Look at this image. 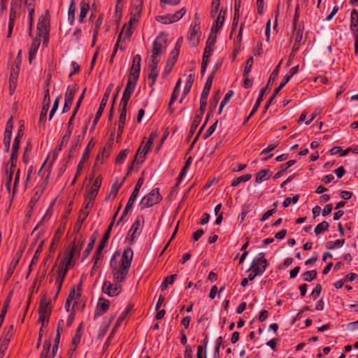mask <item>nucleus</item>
<instances>
[{"label":"nucleus","mask_w":358,"mask_h":358,"mask_svg":"<svg viewBox=\"0 0 358 358\" xmlns=\"http://www.w3.org/2000/svg\"><path fill=\"white\" fill-rule=\"evenodd\" d=\"M265 92H266V88H262L261 90L260 93H259V96L258 99H257V101L255 102V104L253 106V108H252V111L250 112V115L247 117V120H249L255 113V112L258 109L259 105L261 104V102L263 100V96H264Z\"/></svg>","instance_id":"nucleus-33"},{"label":"nucleus","mask_w":358,"mask_h":358,"mask_svg":"<svg viewBox=\"0 0 358 358\" xmlns=\"http://www.w3.org/2000/svg\"><path fill=\"white\" fill-rule=\"evenodd\" d=\"M17 78H18V70L17 69H13V71L10 73V78H9V88H10V93L12 94L16 87L17 82Z\"/></svg>","instance_id":"nucleus-30"},{"label":"nucleus","mask_w":358,"mask_h":358,"mask_svg":"<svg viewBox=\"0 0 358 358\" xmlns=\"http://www.w3.org/2000/svg\"><path fill=\"white\" fill-rule=\"evenodd\" d=\"M160 61L157 59H150L149 63H148V81L150 86H152L155 82L156 80L159 76V69H158V64Z\"/></svg>","instance_id":"nucleus-10"},{"label":"nucleus","mask_w":358,"mask_h":358,"mask_svg":"<svg viewBox=\"0 0 358 358\" xmlns=\"http://www.w3.org/2000/svg\"><path fill=\"white\" fill-rule=\"evenodd\" d=\"M113 226V222H111L110 224V225L108 226V228L107 231H106L103 237L102 238L101 243L99 245V251L103 250V248L106 247V243H107V241L109 238L110 231L112 229Z\"/></svg>","instance_id":"nucleus-36"},{"label":"nucleus","mask_w":358,"mask_h":358,"mask_svg":"<svg viewBox=\"0 0 358 358\" xmlns=\"http://www.w3.org/2000/svg\"><path fill=\"white\" fill-rule=\"evenodd\" d=\"M13 334V327L10 326L7 332L0 339V358H4L10 340Z\"/></svg>","instance_id":"nucleus-17"},{"label":"nucleus","mask_w":358,"mask_h":358,"mask_svg":"<svg viewBox=\"0 0 358 358\" xmlns=\"http://www.w3.org/2000/svg\"><path fill=\"white\" fill-rule=\"evenodd\" d=\"M49 24L50 20L48 17L45 15H41L38 22L37 24V36L39 38H42L43 44L47 45L49 37Z\"/></svg>","instance_id":"nucleus-5"},{"label":"nucleus","mask_w":358,"mask_h":358,"mask_svg":"<svg viewBox=\"0 0 358 358\" xmlns=\"http://www.w3.org/2000/svg\"><path fill=\"white\" fill-rule=\"evenodd\" d=\"M166 43V36L164 34H159L154 41L150 59L160 61V55L165 51L167 45Z\"/></svg>","instance_id":"nucleus-3"},{"label":"nucleus","mask_w":358,"mask_h":358,"mask_svg":"<svg viewBox=\"0 0 358 358\" xmlns=\"http://www.w3.org/2000/svg\"><path fill=\"white\" fill-rule=\"evenodd\" d=\"M102 259V250H99V247L96 249V253L93 257L94 266H98L99 261Z\"/></svg>","instance_id":"nucleus-62"},{"label":"nucleus","mask_w":358,"mask_h":358,"mask_svg":"<svg viewBox=\"0 0 358 358\" xmlns=\"http://www.w3.org/2000/svg\"><path fill=\"white\" fill-rule=\"evenodd\" d=\"M110 307V301L108 299L100 298L98 301L95 317H99L107 312Z\"/></svg>","instance_id":"nucleus-20"},{"label":"nucleus","mask_w":358,"mask_h":358,"mask_svg":"<svg viewBox=\"0 0 358 358\" xmlns=\"http://www.w3.org/2000/svg\"><path fill=\"white\" fill-rule=\"evenodd\" d=\"M41 38L38 36H36L31 43V47L29 51V62H31L32 59H34L36 56L38 48L41 44Z\"/></svg>","instance_id":"nucleus-24"},{"label":"nucleus","mask_w":358,"mask_h":358,"mask_svg":"<svg viewBox=\"0 0 358 358\" xmlns=\"http://www.w3.org/2000/svg\"><path fill=\"white\" fill-rule=\"evenodd\" d=\"M317 271L315 270H311L306 271L302 274V278L304 281L310 282L316 278Z\"/></svg>","instance_id":"nucleus-46"},{"label":"nucleus","mask_w":358,"mask_h":358,"mask_svg":"<svg viewBox=\"0 0 358 358\" xmlns=\"http://www.w3.org/2000/svg\"><path fill=\"white\" fill-rule=\"evenodd\" d=\"M80 293L79 291H76L74 289L71 290L69 294V296L67 299L71 301H76L80 297ZM76 301H74V303H76Z\"/></svg>","instance_id":"nucleus-63"},{"label":"nucleus","mask_w":358,"mask_h":358,"mask_svg":"<svg viewBox=\"0 0 358 358\" xmlns=\"http://www.w3.org/2000/svg\"><path fill=\"white\" fill-rule=\"evenodd\" d=\"M212 80H213V77L210 76L208 78L206 84H205V86H204V88H203V90L202 92V94H201V96H206L208 97V95H209V92H210V87H211V85H212Z\"/></svg>","instance_id":"nucleus-48"},{"label":"nucleus","mask_w":358,"mask_h":358,"mask_svg":"<svg viewBox=\"0 0 358 358\" xmlns=\"http://www.w3.org/2000/svg\"><path fill=\"white\" fill-rule=\"evenodd\" d=\"M18 7V0H13V3L11 4L9 20L8 23V34L7 37L10 38L12 35L14 22L17 17V8Z\"/></svg>","instance_id":"nucleus-15"},{"label":"nucleus","mask_w":358,"mask_h":358,"mask_svg":"<svg viewBox=\"0 0 358 358\" xmlns=\"http://www.w3.org/2000/svg\"><path fill=\"white\" fill-rule=\"evenodd\" d=\"M161 200L162 196L159 189V188H155L141 199L139 206L142 209L150 208L159 203Z\"/></svg>","instance_id":"nucleus-4"},{"label":"nucleus","mask_w":358,"mask_h":358,"mask_svg":"<svg viewBox=\"0 0 358 358\" xmlns=\"http://www.w3.org/2000/svg\"><path fill=\"white\" fill-rule=\"evenodd\" d=\"M134 252L131 248L124 249L122 255L115 252L110 262L113 280L123 282L128 275L129 268L133 259Z\"/></svg>","instance_id":"nucleus-1"},{"label":"nucleus","mask_w":358,"mask_h":358,"mask_svg":"<svg viewBox=\"0 0 358 358\" xmlns=\"http://www.w3.org/2000/svg\"><path fill=\"white\" fill-rule=\"evenodd\" d=\"M252 178V175L250 173H248L244 176H239L235 179L233 180L231 182V186L236 187L238 186L241 182H244L250 180Z\"/></svg>","instance_id":"nucleus-39"},{"label":"nucleus","mask_w":358,"mask_h":358,"mask_svg":"<svg viewBox=\"0 0 358 358\" xmlns=\"http://www.w3.org/2000/svg\"><path fill=\"white\" fill-rule=\"evenodd\" d=\"M144 224V217L141 215H138L133 223L129 236L131 241H134L141 234Z\"/></svg>","instance_id":"nucleus-12"},{"label":"nucleus","mask_w":358,"mask_h":358,"mask_svg":"<svg viewBox=\"0 0 358 358\" xmlns=\"http://www.w3.org/2000/svg\"><path fill=\"white\" fill-rule=\"evenodd\" d=\"M271 176V172L268 170L263 169L259 171L257 173V176L255 178V182L257 183H261L264 180H266L269 178Z\"/></svg>","instance_id":"nucleus-32"},{"label":"nucleus","mask_w":358,"mask_h":358,"mask_svg":"<svg viewBox=\"0 0 358 358\" xmlns=\"http://www.w3.org/2000/svg\"><path fill=\"white\" fill-rule=\"evenodd\" d=\"M121 283L106 280L102 285V292L110 297L118 296L122 289Z\"/></svg>","instance_id":"nucleus-8"},{"label":"nucleus","mask_w":358,"mask_h":358,"mask_svg":"<svg viewBox=\"0 0 358 358\" xmlns=\"http://www.w3.org/2000/svg\"><path fill=\"white\" fill-rule=\"evenodd\" d=\"M31 146L30 143H28L24 148V155H23V157H22V160L25 164H27L29 162V157L31 153Z\"/></svg>","instance_id":"nucleus-55"},{"label":"nucleus","mask_w":358,"mask_h":358,"mask_svg":"<svg viewBox=\"0 0 358 358\" xmlns=\"http://www.w3.org/2000/svg\"><path fill=\"white\" fill-rule=\"evenodd\" d=\"M28 9L29 31L31 33L34 13V0H24Z\"/></svg>","instance_id":"nucleus-27"},{"label":"nucleus","mask_w":358,"mask_h":358,"mask_svg":"<svg viewBox=\"0 0 358 358\" xmlns=\"http://www.w3.org/2000/svg\"><path fill=\"white\" fill-rule=\"evenodd\" d=\"M111 89H112V85H110L106 90V92L101 101L98 110L96 113V115H95V117H94V119L93 121L94 124H96L97 123V122L99 121L100 117L101 116V115L103 113V110L106 106V103L108 102Z\"/></svg>","instance_id":"nucleus-18"},{"label":"nucleus","mask_w":358,"mask_h":358,"mask_svg":"<svg viewBox=\"0 0 358 358\" xmlns=\"http://www.w3.org/2000/svg\"><path fill=\"white\" fill-rule=\"evenodd\" d=\"M80 6V10L78 20H79L80 22H83L84 21L85 18L86 17V15L89 11L90 6H89L88 3H85L83 1L81 2Z\"/></svg>","instance_id":"nucleus-35"},{"label":"nucleus","mask_w":358,"mask_h":358,"mask_svg":"<svg viewBox=\"0 0 358 358\" xmlns=\"http://www.w3.org/2000/svg\"><path fill=\"white\" fill-rule=\"evenodd\" d=\"M345 243V240L342 239H338L335 241H328L326 244L327 248L329 250H334L337 248H341L343 247V245Z\"/></svg>","instance_id":"nucleus-37"},{"label":"nucleus","mask_w":358,"mask_h":358,"mask_svg":"<svg viewBox=\"0 0 358 358\" xmlns=\"http://www.w3.org/2000/svg\"><path fill=\"white\" fill-rule=\"evenodd\" d=\"M129 152V150L125 149L122 151H121L118 155L117 156V158H116V162L118 163V164H122L123 163V162L124 161L125 158L127 157V154Z\"/></svg>","instance_id":"nucleus-60"},{"label":"nucleus","mask_w":358,"mask_h":358,"mask_svg":"<svg viewBox=\"0 0 358 358\" xmlns=\"http://www.w3.org/2000/svg\"><path fill=\"white\" fill-rule=\"evenodd\" d=\"M79 254V249L76 246H73L69 252L68 253L66 257L64 260L62 265L59 266L57 270V276L55 278V285L57 287V293L59 292V289L62 287L63 280L66 276L67 271L73 266V257L76 255Z\"/></svg>","instance_id":"nucleus-2"},{"label":"nucleus","mask_w":358,"mask_h":358,"mask_svg":"<svg viewBox=\"0 0 358 358\" xmlns=\"http://www.w3.org/2000/svg\"><path fill=\"white\" fill-rule=\"evenodd\" d=\"M102 179L101 177H96L92 182L90 187L89 188L86 195L85 199H90V201H94L98 192L101 185Z\"/></svg>","instance_id":"nucleus-14"},{"label":"nucleus","mask_w":358,"mask_h":358,"mask_svg":"<svg viewBox=\"0 0 358 358\" xmlns=\"http://www.w3.org/2000/svg\"><path fill=\"white\" fill-rule=\"evenodd\" d=\"M60 101V96H58L54 101L53 105L52 106V108L50 110V114H49V120H51L56 112V110L58 108L59 103Z\"/></svg>","instance_id":"nucleus-54"},{"label":"nucleus","mask_w":358,"mask_h":358,"mask_svg":"<svg viewBox=\"0 0 358 358\" xmlns=\"http://www.w3.org/2000/svg\"><path fill=\"white\" fill-rule=\"evenodd\" d=\"M268 265V263L265 258V254L259 252L253 259L250 268L262 275L266 271Z\"/></svg>","instance_id":"nucleus-6"},{"label":"nucleus","mask_w":358,"mask_h":358,"mask_svg":"<svg viewBox=\"0 0 358 358\" xmlns=\"http://www.w3.org/2000/svg\"><path fill=\"white\" fill-rule=\"evenodd\" d=\"M127 108H120V117L117 123V141L121 138L124 131V127L126 122Z\"/></svg>","instance_id":"nucleus-19"},{"label":"nucleus","mask_w":358,"mask_h":358,"mask_svg":"<svg viewBox=\"0 0 358 358\" xmlns=\"http://www.w3.org/2000/svg\"><path fill=\"white\" fill-rule=\"evenodd\" d=\"M141 56L139 55H135L133 58L132 66L131 69L141 71Z\"/></svg>","instance_id":"nucleus-51"},{"label":"nucleus","mask_w":358,"mask_h":358,"mask_svg":"<svg viewBox=\"0 0 358 358\" xmlns=\"http://www.w3.org/2000/svg\"><path fill=\"white\" fill-rule=\"evenodd\" d=\"M155 136H156V135L155 134L152 133L150 135L146 143L145 144H143L144 142L142 143V145L140 146V148H138V150L137 151L136 159H135V161H136L137 163H143L145 161L146 155L150 151Z\"/></svg>","instance_id":"nucleus-7"},{"label":"nucleus","mask_w":358,"mask_h":358,"mask_svg":"<svg viewBox=\"0 0 358 358\" xmlns=\"http://www.w3.org/2000/svg\"><path fill=\"white\" fill-rule=\"evenodd\" d=\"M122 37H123V32L121 31L120 34H119L118 39L116 42L114 52L113 54V57L115 56L118 48H120V50H123L124 48V47L122 45Z\"/></svg>","instance_id":"nucleus-56"},{"label":"nucleus","mask_w":358,"mask_h":358,"mask_svg":"<svg viewBox=\"0 0 358 358\" xmlns=\"http://www.w3.org/2000/svg\"><path fill=\"white\" fill-rule=\"evenodd\" d=\"M194 81V74L190 73L187 79L184 90H183V95L182 99H183L190 91L191 87L192 86V83Z\"/></svg>","instance_id":"nucleus-38"},{"label":"nucleus","mask_w":358,"mask_h":358,"mask_svg":"<svg viewBox=\"0 0 358 358\" xmlns=\"http://www.w3.org/2000/svg\"><path fill=\"white\" fill-rule=\"evenodd\" d=\"M136 85V83L131 82V80H127L126 87L120 103V108H127L128 101L135 90Z\"/></svg>","instance_id":"nucleus-13"},{"label":"nucleus","mask_w":358,"mask_h":358,"mask_svg":"<svg viewBox=\"0 0 358 358\" xmlns=\"http://www.w3.org/2000/svg\"><path fill=\"white\" fill-rule=\"evenodd\" d=\"M52 307L50 305V302L48 301L47 299H43L41 302L38 309V320L42 323V326H44L45 323H48Z\"/></svg>","instance_id":"nucleus-9"},{"label":"nucleus","mask_w":358,"mask_h":358,"mask_svg":"<svg viewBox=\"0 0 358 358\" xmlns=\"http://www.w3.org/2000/svg\"><path fill=\"white\" fill-rule=\"evenodd\" d=\"M253 64V58L251 57L248 58L245 62V69L243 71V74L245 76H248L250 72L251 71L252 67Z\"/></svg>","instance_id":"nucleus-53"},{"label":"nucleus","mask_w":358,"mask_h":358,"mask_svg":"<svg viewBox=\"0 0 358 358\" xmlns=\"http://www.w3.org/2000/svg\"><path fill=\"white\" fill-rule=\"evenodd\" d=\"M207 99H208V97L201 96L199 110H200V115H203V114L205 113L206 108L207 106Z\"/></svg>","instance_id":"nucleus-57"},{"label":"nucleus","mask_w":358,"mask_h":358,"mask_svg":"<svg viewBox=\"0 0 358 358\" xmlns=\"http://www.w3.org/2000/svg\"><path fill=\"white\" fill-rule=\"evenodd\" d=\"M115 316H113L110 318V320L107 322H104L100 327L99 337L102 338L104 336L106 333L107 332L108 327L110 326V322L114 319Z\"/></svg>","instance_id":"nucleus-41"},{"label":"nucleus","mask_w":358,"mask_h":358,"mask_svg":"<svg viewBox=\"0 0 358 358\" xmlns=\"http://www.w3.org/2000/svg\"><path fill=\"white\" fill-rule=\"evenodd\" d=\"M321 291H322V286L318 284L315 286V287L312 291L311 296H313V298L316 299L320 294Z\"/></svg>","instance_id":"nucleus-64"},{"label":"nucleus","mask_w":358,"mask_h":358,"mask_svg":"<svg viewBox=\"0 0 358 358\" xmlns=\"http://www.w3.org/2000/svg\"><path fill=\"white\" fill-rule=\"evenodd\" d=\"M75 13H76V6L73 1H71V4L69 7L68 10V18L71 24H73L75 20Z\"/></svg>","instance_id":"nucleus-43"},{"label":"nucleus","mask_w":358,"mask_h":358,"mask_svg":"<svg viewBox=\"0 0 358 358\" xmlns=\"http://www.w3.org/2000/svg\"><path fill=\"white\" fill-rule=\"evenodd\" d=\"M329 227V223L326 221H323V222L319 223L315 227V232L317 235L322 234V233L325 232L326 231H327Z\"/></svg>","instance_id":"nucleus-42"},{"label":"nucleus","mask_w":358,"mask_h":358,"mask_svg":"<svg viewBox=\"0 0 358 358\" xmlns=\"http://www.w3.org/2000/svg\"><path fill=\"white\" fill-rule=\"evenodd\" d=\"M11 136H12L11 133H5V134H4L3 144H4L5 150L6 152H8L10 148Z\"/></svg>","instance_id":"nucleus-59"},{"label":"nucleus","mask_w":358,"mask_h":358,"mask_svg":"<svg viewBox=\"0 0 358 358\" xmlns=\"http://www.w3.org/2000/svg\"><path fill=\"white\" fill-rule=\"evenodd\" d=\"M50 101V95H49V90L47 89L45 90V93L44 95L43 106H42L41 114H40L39 122L41 123L42 122L45 121V120L46 118L47 113H48V110L49 108Z\"/></svg>","instance_id":"nucleus-21"},{"label":"nucleus","mask_w":358,"mask_h":358,"mask_svg":"<svg viewBox=\"0 0 358 358\" xmlns=\"http://www.w3.org/2000/svg\"><path fill=\"white\" fill-rule=\"evenodd\" d=\"M232 95H233L232 91H229L225 94L224 97L223 98V99L222 100V101L220 103V108H219V113H221L223 108L229 102V101L231 98Z\"/></svg>","instance_id":"nucleus-47"},{"label":"nucleus","mask_w":358,"mask_h":358,"mask_svg":"<svg viewBox=\"0 0 358 358\" xmlns=\"http://www.w3.org/2000/svg\"><path fill=\"white\" fill-rule=\"evenodd\" d=\"M203 115L199 114L196 115L193 120V122L192 124L191 127V131H194L200 124L201 121L202 120Z\"/></svg>","instance_id":"nucleus-58"},{"label":"nucleus","mask_w":358,"mask_h":358,"mask_svg":"<svg viewBox=\"0 0 358 358\" xmlns=\"http://www.w3.org/2000/svg\"><path fill=\"white\" fill-rule=\"evenodd\" d=\"M176 274H172L169 276H167L164 280V281L162 282V285H161V288L164 291V289H166L167 286L169 285H172L176 278Z\"/></svg>","instance_id":"nucleus-44"},{"label":"nucleus","mask_w":358,"mask_h":358,"mask_svg":"<svg viewBox=\"0 0 358 358\" xmlns=\"http://www.w3.org/2000/svg\"><path fill=\"white\" fill-rule=\"evenodd\" d=\"M77 90L78 87L76 85L67 87L65 93L64 104L63 106L64 113L70 110Z\"/></svg>","instance_id":"nucleus-16"},{"label":"nucleus","mask_w":358,"mask_h":358,"mask_svg":"<svg viewBox=\"0 0 358 358\" xmlns=\"http://www.w3.org/2000/svg\"><path fill=\"white\" fill-rule=\"evenodd\" d=\"M220 0H213L212 2V7L210 15L213 18H215L220 13Z\"/></svg>","instance_id":"nucleus-45"},{"label":"nucleus","mask_w":358,"mask_h":358,"mask_svg":"<svg viewBox=\"0 0 358 358\" xmlns=\"http://www.w3.org/2000/svg\"><path fill=\"white\" fill-rule=\"evenodd\" d=\"M217 125V121L214 122L209 128L207 129L204 134V138H207L210 137L215 131Z\"/></svg>","instance_id":"nucleus-61"},{"label":"nucleus","mask_w":358,"mask_h":358,"mask_svg":"<svg viewBox=\"0 0 358 358\" xmlns=\"http://www.w3.org/2000/svg\"><path fill=\"white\" fill-rule=\"evenodd\" d=\"M216 36H210L203 52V58L210 59L213 52Z\"/></svg>","instance_id":"nucleus-22"},{"label":"nucleus","mask_w":358,"mask_h":358,"mask_svg":"<svg viewBox=\"0 0 358 358\" xmlns=\"http://www.w3.org/2000/svg\"><path fill=\"white\" fill-rule=\"evenodd\" d=\"M350 30L353 33L358 31V12L354 9L350 13Z\"/></svg>","instance_id":"nucleus-29"},{"label":"nucleus","mask_w":358,"mask_h":358,"mask_svg":"<svg viewBox=\"0 0 358 358\" xmlns=\"http://www.w3.org/2000/svg\"><path fill=\"white\" fill-rule=\"evenodd\" d=\"M85 91L86 90L85 89L83 92L81 93V94L80 95L77 102H76V106L73 109V113L71 115H74V117L76 116L77 112L78 111L80 107V105H81V103L83 100V98L85 96Z\"/></svg>","instance_id":"nucleus-52"},{"label":"nucleus","mask_w":358,"mask_h":358,"mask_svg":"<svg viewBox=\"0 0 358 358\" xmlns=\"http://www.w3.org/2000/svg\"><path fill=\"white\" fill-rule=\"evenodd\" d=\"M281 62L275 67V69L271 73L268 81V85H271L274 83L275 80L277 76H278L279 71H280V67Z\"/></svg>","instance_id":"nucleus-49"},{"label":"nucleus","mask_w":358,"mask_h":358,"mask_svg":"<svg viewBox=\"0 0 358 358\" xmlns=\"http://www.w3.org/2000/svg\"><path fill=\"white\" fill-rule=\"evenodd\" d=\"M74 118H75L74 115H71L68 122L66 134L64 135V136L62 137V145H67V143L69 142V140L71 135L72 131L73 129V121Z\"/></svg>","instance_id":"nucleus-28"},{"label":"nucleus","mask_w":358,"mask_h":358,"mask_svg":"<svg viewBox=\"0 0 358 358\" xmlns=\"http://www.w3.org/2000/svg\"><path fill=\"white\" fill-rule=\"evenodd\" d=\"M16 163H17V162H13V161H10V171H9L8 175L6 177V187L8 192L10 190L12 175H13V172L15 171L14 169L16 166Z\"/></svg>","instance_id":"nucleus-34"},{"label":"nucleus","mask_w":358,"mask_h":358,"mask_svg":"<svg viewBox=\"0 0 358 358\" xmlns=\"http://www.w3.org/2000/svg\"><path fill=\"white\" fill-rule=\"evenodd\" d=\"M139 192H136L135 190L133 191L132 194H131L127 203L124 209L122 215L120 218L119 221L117 222V224L123 220L124 216L129 212V210L132 208L136 198L138 196Z\"/></svg>","instance_id":"nucleus-26"},{"label":"nucleus","mask_w":358,"mask_h":358,"mask_svg":"<svg viewBox=\"0 0 358 358\" xmlns=\"http://www.w3.org/2000/svg\"><path fill=\"white\" fill-rule=\"evenodd\" d=\"M224 15L225 11L220 10L217 16H216V19L215 20V24L212 27V34H217L222 29L224 22Z\"/></svg>","instance_id":"nucleus-23"},{"label":"nucleus","mask_w":358,"mask_h":358,"mask_svg":"<svg viewBox=\"0 0 358 358\" xmlns=\"http://www.w3.org/2000/svg\"><path fill=\"white\" fill-rule=\"evenodd\" d=\"M303 27L302 26L297 25L295 22L294 23V31L292 36V39L294 43H300L303 39Z\"/></svg>","instance_id":"nucleus-25"},{"label":"nucleus","mask_w":358,"mask_h":358,"mask_svg":"<svg viewBox=\"0 0 358 358\" xmlns=\"http://www.w3.org/2000/svg\"><path fill=\"white\" fill-rule=\"evenodd\" d=\"M18 261H19L18 259H13L11 261V262L10 263L8 268L7 269L6 273V276H5L6 280H8L13 274L15 267L17 266V265L18 264Z\"/></svg>","instance_id":"nucleus-40"},{"label":"nucleus","mask_w":358,"mask_h":358,"mask_svg":"<svg viewBox=\"0 0 358 358\" xmlns=\"http://www.w3.org/2000/svg\"><path fill=\"white\" fill-rule=\"evenodd\" d=\"M89 155H90V143L87 145L85 151L83 152L82 157L77 166V169H76L77 176L80 175V173L83 171V164H84L85 162L86 161V159L89 157Z\"/></svg>","instance_id":"nucleus-31"},{"label":"nucleus","mask_w":358,"mask_h":358,"mask_svg":"<svg viewBox=\"0 0 358 358\" xmlns=\"http://www.w3.org/2000/svg\"><path fill=\"white\" fill-rule=\"evenodd\" d=\"M140 72L141 71L139 70L131 69L128 80H131V82L136 83L140 76Z\"/></svg>","instance_id":"nucleus-50"},{"label":"nucleus","mask_w":358,"mask_h":358,"mask_svg":"<svg viewBox=\"0 0 358 358\" xmlns=\"http://www.w3.org/2000/svg\"><path fill=\"white\" fill-rule=\"evenodd\" d=\"M186 10L182 8L176 12L174 14H167L165 15L158 16L157 20L164 24H171L180 20L185 14Z\"/></svg>","instance_id":"nucleus-11"}]
</instances>
